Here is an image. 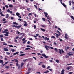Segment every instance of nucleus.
I'll return each instance as SVG.
<instances>
[{
	"label": "nucleus",
	"mask_w": 74,
	"mask_h": 74,
	"mask_svg": "<svg viewBox=\"0 0 74 74\" xmlns=\"http://www.w3.org/2000/svg\"><path fill=\"white\" fill-rule=\"evenodd\" d=\"M6 53L7 55H10V53L9 52H6Z\"/></svg>",
	"instance_id": "nucleus-45"
},
{
	"label": "nucleus",
	"mask_w": 74,
	"mask_h": 74,
	"mask_svg": "<svg viewBox=\"0 0 74 74\" xmlns=\"http://www.w3.org/2000/svg\"><path fill=\"white\" fill-rule=\"evenodd\" d=\"M26 40V38H23V39H22V41H24Z\"/></svg>",
	"instance_id": "nucleus-47"
},
{
	"label": "nucleus",
	"mask_w": 74,
	"mask_h": 74,
	"mask_svg": "<svg viewBox=\"0 0 74 74\" xmlns=\"http://www.w3.org/2000/svg\"><path fill=\"white\" fill-rule=\"evenodd\" d=\"M30 43V42L29 41H28V42H27V44H29Z\"/></svg>",
	"instance_id": "nucleus-52"
},
{
	"label": "nucleus",
	"mask_w": 74,
	"mask_h": 74,
	"mask_svg": "<svg viewBox=\"0 0 74 74\" xmlns=\"http://www.w3.org/2000/svg\"><path fill=\"white\" fill-rule=\"evenodd\" d=\"M24 23H25L23 25L24 26L26 27L27 26V25H27V23H27V22H26V21H24Z\"/></svg>",
	"instance_id": "nucleus-7"
},
{
	"label": "nucleus",
	"mask_w": 74,
	"mask_h": 74,
	"mask_svg": "<svg viewBox=\"0 0 74 74\" xmlns=\"http://www.w3.org/2000/svg\"><path fill=\"white\" fill-rule=\"evenodd\" d=\"M30 70H31V69L29 68L28 69V71H30Z\"/></svg>",
	"instance_id": "nucleus-60"
},
{
	"label": "nucleus",
	"mask_w": 74,
	"mask_h": 74,
	"mask_svg": "<svg viewBox=\"0 0 74 74\" xmlns=\"http://www.w3.org/2000/svg\"><path fill=\"white\" fill-rule=\"evenodd\" d=\"M1 9H0V14L2 16H5V15L3 14L2 12H1Z\"/></svg>",
	"instance_id": "nucleus-6"
},
{
	"label": "nucleus",
	"mask_w": 74,
	"mask_h": 74,
	"mask_svg": "<svg viewBox=\"0 0 74 74\" xmlns=\"http://www.w3.org/2000/svg\"><path fill=\"white\" fill-rule=\"evenodd\" d=\"M0 63H1L2 65H3V63H4V62L2 60H0Z\"/></svg>",
	"instance_id": "nucleus-8"
},
{
	"label": "nucleus",
	"mask_w": 74,
	"mask_h": 74,
	"mask_svg": "<svg viewBox=\"0 0 74 74\" xmlns=\"http://www.w3.org/2000/svg\"><path fill=\"white\" fill-rule=\"evenodd\" d=\"M41 63H42V62H40L39 64H38V65H41Z\"/></svg>",
	"instance_id": "nucleus-50"
},
{
	"label": "nucleus",
	"mask_w": 74,
	"mask_h": 74,
	"mask_svg": "<svg viewBox=\"0 0 74 74\" xmlns=\"http://www.w3.org/2000/svg\"><path fill=\"white\" fill-rule=\"evenodd\" d=\"M60 2L62 5H63V4H64V3H62V0H60Z\"/></svg>",
	"instance_id": "nucleus-37"
},
{
	"label": "nucleus",
	"mask_w": 74,
	"mask_h": 74,
	"mask_svg": "<svg viewBox=\"0 0 74 74\" xmlns=\"http://www.w3.org/2000/svg\"><path fill=\"white\" fill-rule=\"evenodd\" d=\"M26 55V54H23L20 55L19 56H24V55Z\"/></svg>",
	"instance_id": "nucleus-35"
},
{
	"label": "nucleus",
	"mask_w": 74,
	"mask_h": 74,
	"mask_svg": "<svg viewBox=\"0 0 74 74\" xmlns=\"http://www.w3.org/2000/svg\"><path fill=\"white\" fill-rule=\"evenodd\" d=\"M20 53H21V54H22V53H24L23 52L21 51L20 52Z\"/></svg>",
	"instance_id": "nucleus-56"
},
{
	"label": "nucleus",
	"mask_w": 74,
	"mask_h": 74,
	"mask_svg": "<svg viewBox=\"0 0 74 74\" xmlns=\"http://www.w3.org/2000/svg\"><path fill=\"white\" fill-rule=\"evenodd\" d=\"M42 56H43V57H45V58H48V56H46L45 54H42Z\"/></svg>",
	"instance_id": "nucleus-4"
},
{
	"label": "nucleus",
	"mask_w": 74,
	"mask_h": 74,
	"mask_svg": "<svg viewBox=\"0 0 74 74\" xmlns=\"http://www.w3.org/2000/svg\"><path fill=\"white\" fill-rule=\"evenodd\" d=\"M27 10L28 11H30V8H27Z\"/></svg>",
	"instance_id": "nucleus-61"
},
{
	"label": "nucleus",
	"mask_w": 74,
	"mask_h": 74,
	"mask_svg": "<svg viewBox=\"0 0 74 74\" xmlns=\"http://www.w3.org/2000/svg\"><path fill=\"white\" fill-rule=\"evenodd\" d=\"M34 29H36V26L35 25H34Z\"/></svg>",
	"instance_id": "nucleus-57"
},
{
	"label": "nucleus",
	"mask_w": 74,
	"mask_h": 74,
	"mask_svg": "<svg viewBox=\"0 0 74 74\" xmlns=\"http://www.w3.org/2000/svg\"><path fill=\"white\" fill-rule=\"evenodd\" d=\"M55 51H56V52H58V49H57V48H55Z\"/></svg>",
	"instance_id": "nucleus-36"
},
{
	"label": "nucleus",
	"mask_w": 74,
	"mask_h": 74,
	"mask_svg": "<svg viewBox=\"0 0 74 74\" xmlns=\"http://www.w3.org/2000/svg\"><path fill=\"white\" fill-rule=\"evenodd\" d=\"M56 62H57V63H59V60H56Z\"/></svg>",
	"instance_id": "nucleus-28"
},
{
	"label": "nucleus",
	"mask_w": 74,
	"mask_h": 74,
	"mask_svg": "<svg viewBox=\"0 0 74 74\" xmlns=\"http://www.w3.org/2000/svg\"><path fill=\"white\" fill-rule=\"evenodd\" d=\"M8 17H9V15L8 14H7L6 15V18H8Z\"/></svg>",
	"instance_id": "nucleus-23"
},
{
	"label": "nucleus",
	"mask_w": 74,
	"mask_h": 74,
	"mask_svg": "<svg viewBox=\"0 0 74 74\" xmlns=\"http://www.w3.org/2000/svg\"><path fill=\"white\" fill-rule=\"evenodd\" d=\"M69 53H67L68 55H69V56H71V55H73V53H72V52H69Z\"/></svg>",
	"instance_id": "nucleus-3"
},
{
	"label": "nucleus",
	"mask_w": 74,
	"mask_h": 74,
	"mask_svg": "<svg viewBox=\"0 0 74 74\" xmlns=\"http://www.w3.org/2000/svg\"><path fill=\"white\" fill-rule=\"evenodd\" d=\"M44 14H45V16L46 17H47V15H48V14L47 13L44 12Z\"/></svg>",
	"instance_id": "nucleus-15"
},
{
	"label": "nucleus",
	"mask_w": 74,
	"mask_h": 74,
	"mask_svg": "<svg viewBox=\"0 0 74 74\" xmlns=\"http://www.w3.org/2000/svg\"><path fill=\"white\" fill-rule=\"evenodd\" d=\"M13 25H16V26H17L18 25V23L16 22H13Z\"/></svg>",
	"instance_id": "nucleus-14"
},
{
	"label": "nucleus",
	"mask_w": 74,
	"mask_h": 74,
	"mask_svg": "<svg viewBox=\"0 0 74 74\" xmlns=\"http://www.w3.org/2000/svg\"><path fill=\"white\" fill-rule=\"evenodd\" d=\"M4 37V35H0V38H2V37Z\"/></svg>",
	"instance_id": "nucleus-27"
},
{
	"label": "nucleus",
	"mask_w": 74,
	"mask_h": 74,
	"mask_svg": "<svg viewBox=\"0 0 74 74\" xmlns=\"http://www.w3.org/2000/svg\"><path fill=\"white\" fill-rule=\"evenodd\" d=\"M34 15L35 17H37V14H34Z\"/></svg>",
	"instance_id": "nucleus-51"
},
{
	"label": "nucleus",
	"mask_w": 74,
	"mask_h": 74,
	"mask_svg": "<svg viewBox=\"0 0 74 74\" xmlns=\"http://www.w3.org/2000/svg\"><path fill=\"white\" fill-rule=\"evenodd\" d=\"M5 68H6V69H9L10 68V67L8 66H6Z\"/></svg>",
	"instance_id": "nucleus-29"
},
{
	"label": "nucleus",
	"mask_w": 74,
	"mask_h": 74,
	"mask_svg": "<svg viewBox=\"0 0 74 74\" xmlns=\"http://www.w3.org/2000/svg\"><path fill=\"white\" fill-rule=\"evenodd\" d=\"M7 12H10V9H8V10H7Z\"/></svg>",
	"instance_id": "nucleus-49"
},
{
	"label": "nucleus",
	"mask_w": 74,
	"mask_h": 74,
	"mask_svg": "<svg viewBox=\"0 0 74 74\" xmlns=\"http://www.w3.org/2000/svg\"><path fill=\"white\" fill-rule=\"evenodd\" d=\"M41 26L43 27H46V26L45 25H41Z\"/></svg>",
	"instance_id": "nucleus-32"
},
{
	"label": "nucleus",
	"mask_w": 74,
	"mask_h": 74,
	"mask_svg": "<svg viewBox=\"0 0 74 74\" xmlns=\"http://www.w3.org/2000/svg\"><path fill=\"white\" fill-rule=\"evenodd\" d=\"M3 43V45H7V44L6 43H5V42H2Z\"/></svg>",
	"instance_id": "nucleus-21"
},
{
	"label": "nucleus",
	"mask_w": 74,
	"mask_h": 74,
	"mask_svg": "<svg viewBox=\"0 0 74 74\" xmlns=\"http://www.w3.org/2000/svg\"><path fill=\"white\" fill-rule=\"evenodd\" d=\"M23 65H24V63H23V62L22 63H21V65L20 66L21 68H22V67H23Z\"/></svg>",
	"instance_id": "nucleus-16"
},
{
	"label": "nucleus",
	"mask_w": 74,
	"mask_h": 74,
	"mask_svg": "<svg viewBox=\"0 0 74 74\" xmlns=\"http://www.w3.org/2000/svg\"><path fill=\"white\" fill-rule=\"evenodd\" d=\"M71 19H73V20H74V16H71Z\"/></svg>",
	"instance_id": "nucleus-33"
},
{
	"label": "nucleus",
	"mask_w": 74,
	"mask_h": 74,
	"mask_svg": "<svg viewBox=\"0 0 74 74\" xmlns=\"http://www.w3.org/2000/svg\"><path fill=\"white\" fill-rule=\"evenodd\" d=\"M64 74V69H63L61 71V74Z\"/></svg>",
	"instance_id": "nucleus-9"
},
{
	"label": "nucleus",
	"mask_w": 74,
	"mask_h": 74,
	"mask_svg": "<svg viewBox=\"0 0 74 74\" xmlns=\"http://www.w3.org/2000/svg\"><path fill=\"white\" fill-rule=\"evenodd\" d=\"M42 19L44 21H45V18H42Z\"/></svg>",
	"instance_id": "nucleus-58"
},
{
	"label": "nucleus",
	"mask_w": 74,
	"mask_h": 74,
	"mask_svg": "<svg viewBox=\"0 0 74 74\" xmlns=\"http://www.w3.org/2000/svg\"><path fill=\"white\" fill-rule=\"evenodd\" d=\"M1 41H4V39H3V38H1Z\"/></svg>",
	"instance_id": "nucleus-48"
},
{
	"label": "nucleus",
	"mask_w": 74,
	"mask_h": 74,
	"mask_svg": "<svg viewBox=\"0 0 74 74\" xmlns=\"http://www.w3.org/2000/svg\"><path fill=\"white\" fill-rule=\"evenodd\" d=\"M47 19H50L49 17L48 16L47 17Z\"/></svg>",
	"instance_id": "nucleus-63"
},
{
	"label": "nucleus",
	"mask_w": 74,
	"mask_h": 74,
	"mask_svg": "<svg viewBox=\"0 0 74 74\" xmlns=\"http://www.w3.org/2000/svg\"><path fill=\"white\" fill-rule=\"evenodd\" d=\"M46 40H47V41H48V40H49V38H47V37H46Z\"/></svg>",
	"instance_id": "nucleus-40"
},
{
	"label": "nucleus",
	"mask_w": 74,
	"mask_h": 74,
	"mask_svg": "<svg viewBox=\"0 0 74 74\" xmlns=\"http://www.w3.org/2000/svg\"><path fill=\"white\" fill-rule=\"evenodd\" d=\"M30 73V72L27 73L25 74H29Z\"/></svg>",
	"instance_id": "nucleus-64"
},
{
	"label": "nucleus",
	"mask_w": 74,
	"mask_h": 74,
	"mask_svg": "<svg viewBox=\"0 0 74 74\" xmlns=\"http://www.w3.org/2000/svg\"><path fill=\"white\" fill-rule=\"evenodd\" d=\"M65 38L66 39H67V40H68V37H67V33L65 34Z\"/></svg>",
	"instance_id": "nucleus-11"
},
{
	"label": "nucleus",
	"mask_w": 74,
	"mask_h": 74,
	"mask_svg": "<svg viewBox=\"0 0 74 74\" xmlns=\"http://www.w3.org/2000/svg\"><path fill=\"white\" fill-rule=\"evenodd\" d=\"M9 7L10 8H12L13 7V5H9Z\"/></svg>",
	"instance_id": "nucleus-22"
},
{
	"label": "nucleus",
	"mask_w": 74,
	"mask_h": 74,
	"mask_svg": "<svg viewBox=\"0 0 74 74\" xmlns=\"http://www.w3.org/2000/svg\"><path fill=\"white\" fill-rule=\"evenodd\" d=\"M49 48H51V49H53V47L50 46H49Z\"/></svg>",
	"instance_id": "nucleus-53"
},
{
	"label": "nucleus",
	"mask_w": 74,
	"mask_h": 74,
	"mask_svg": "<svg viewBox=\"0 0 74 74\" xmlns=\"http://www.w3.org/2000/svg\"><path fill=\"white\" fill-rule=\"evenodd\" d=\"M9 47H13V46H12V45H9Z\"/></svg>",
	"instance_id": "nucleus-46"
},
{
	"label": "nucleus",
	"mask_w": 74,
	"mask_h": 74,
	"mask_svg": "<svg viewBox=\"0 0 74 74\" xmlns=\"http://www.w3.org/2000/svg\"><path fill=\"white\" fill-rule=\"evenodd\" d=\"M65 58H69V56L67 55H66L65 56Z\"/></svg>",
	"instance_id": "nucleus-54"
},
{
	"label": "nucleus",
	"mask_w": 74,
	"mask_h": 74,
	"mask_svg": "<svg viewBox=\"0 0 74 74\" xmlns=\"http://www.w3.org/2000/svg\"><path fill=\"white\" fill-rule=\"evenodd\" d=\"M56 37L57 38H58V37H59V35H58V34H57L56 33Z\"/></svg>",
	"instance_id": "nucleus-26"
},
{
	"label": "nucleus",
	"mask_w": 74,
	"mask_h": 74,
	"mask_svg": "<svg viewBox=\"0 0 74 74\" xmlns=\"http://www.w3.org/2000/svg\"><path fill=\"white\" fill-rule=\"evenodd\" d=\"M32 36H33V37H35V39H37V37L39 36V34H36V36L35 35H32Z\"/></svg>",
	"instance_id": "nucleus-2"
},
{
	"label": "nucleus",
	"mask_w": 74,
	"mask_h": 74,
	"mask_svg": "<svg viewBox=\"0 0 74 74\" xmlns=\"http://www.w3.org/2000/svg\"><path fill=\"white\" fill-rule=\"evenodd\" d=\"M69 74H73V72H69Z\"/></svg>",
	"instance_id": "nucleus-55"
},
{
	"label": "nucleus",
	"mask_w": 74,
	"mask_h": 74,
	"mask_svg": "<svg viewBox=\"0 0 74 74\" xmlns=\"http://www.w3.org/2000/svg\"><path fill=\"white\" fill-rule=\"evenodd\" d=\"M14 60H15V62H16V66L17 67H18V62H19V61L16 60V59H15L14 60H11L12 62H13V61H14Z\"/></svg>",
	"instance_id": "nucleus-1"
},
{
	"label": "nucleus",
	"mask_w": 74,
	"mask_h": 74,
	"mask_svg": "<svg viewBox=\"0 0 74 74\" xmlns=\"http://www.w3.org/2000/svg\"><path fill=\"white\" fill-rule=\"evenodd\" d=\"M4 35H5V36H9V35L6 34H4Z\"/></svg>",
	"instance_id": "nucleus-41"
},
{
	"label": "nucleus",
	"mask_w": 74,
	"mask_h": 74,
	"mask_svg": "<svg viewBox=\"0 0 74 74\" xmlns=\"http://www.w3.org/2000/svg\"><path fill=\"white\" fill-rule=\"evenodd\" d=\"M22 26V25H20L19 26H16V28H17L18 29H19Z\"/></svg>",
	"instance_id": "nucleus-10"
},
{
	"label": "nucleus",
	"mask_w": 74,
	"mask_h": 74,
	"mask_svg": "<svg viewBox=\"0 0 74 74\" xmlns=\"http://www.w3.org/2000/svg\"><path fill=\"white\" fill-rule=\"evenodd\" d=\"M8 32V30L7 29H5V30L3 32H2L3 33H5L6 32Z\"/></svg>",
	"instance_id": "nucleus-13"
},
{
	"label": "nucleus",
	"mask_w": 74,
	"mask_h": 74,
	"mask_svg": "<svg viewBox=\"0 0 74 74\" xmlns=\"http://www.w3.org/2000/svg\"><path fill=\"white\" fill-rule=\"evenodd\" d=\"M51 38H55V37L53 36H52Z\"/></svg>",
	"instance_id": "nucleus-43"
},
{
	"label": "nucleus",
	"mask_w": 74,
	"mask_h": 74,
	"mask_svg": "<svg viewBox=\"0 0 74 74\" xmlns=\"http://www.w3.org/2000/svg\"><path fill=\"white\" fill-rule=\"evenodd\" d=\"M26 42H27V40H25V41H24L23 42V44H25V43H26Z\"/></svg>",
	"instance_id": "nucleus-34"
},
{
	"label": "nucleus",
	"mask_w": 74,
	"mask_h": 74,
	"mask_svg": "<svg viewBox=\"0 0 74 74\" xmlns=\"http://www.w3.org/2000/svg\"><path fill=\"white\" fill-rule=\"evenodd\" d=\"M19 53V52H16L14 53L13 54V55H18Z\"/></svg>",
	"instance_id": "nucleus-20"
},
{
	"label": "nucleus",
	"mask_w": 74,
	"mask_h": 74,
	"mask_svg": "<svg viewBox=\"0 0 74 74\" xmlns=\"http://www.w3.org/2000/svg\"><path fill=\"white\" fill-rule=\"evenodd\" d=\"M11 51H12V52H15V50H14V49H11Z\"/></svg>",
	"instance_id": "nucleus-30"
},
{
	"label": "nucleus",
	"mask_w": 74,
	"mask_h": 74,
	"mask_svg": "<svg viewBox=\"0 0 74 74\" xmlns=\"http://www.w3.org/2000/svg\"><path fill=\"white\" fill-rule=\"evenodd\" d=\"M2 19H3V21H6V19H5V18H3Z\"/></svg>",
	"instance_id": "nucleus-44"
},
{
	"label": "nucleus",
	"mask_w": 74,
	"mask_h": 74,
	"mask_svg": "<svg viewBox=\"0 0 74 74\" xmlns=\"http://www.w3.org/2000/svg\"><path fill=\"white\" fill-rule=\"evenodd\" d=\"M63 5L64 6V7H65V8L67 7V5H66L64 4H63Z\"/></svg>",
	"instance_id": "nucleus-24"
},
{
	"label": "nucleus",
	"mask_w": 74,
	"mask_h": 74,
	"mask_svg": "<svg viewBox=\"0 0 74 74\" xmlns=\"http://www.w3.org/2000/svg\"><path fill=\"white\" fill-rule=\"evenodd\" d=\"M42 67L43 68H45V66L44 65H42Z\"/></svg>",
	"instance_id": "nucleus-38"
},
{
	"label": "nucleus",
	"mask_w": 74,
	"mask_h": 74,
	"mask_svg": "<svg viewBox=\"0 0 74 74\" xmlns=\"http://www.w3.org/2000/svg\"><path fill=\"white\" fill-rule=\"evenodd\" d=\"M49 72V71L47 70L46 71H45V72H44V73H48Z\"/></svg>",
	"instance_id": "nucleus-31"
},
{
	"label": "nucleus",
	"mask_w": 74,
	"mask_h": 74,
	"mask_svg": "<svg viewBox=\"0 0 74 74\" xmlns=\"http://www.w3.org/2000/svg\"><path fill=\"white\" fill-rule=\"evenodd\" d=\"M69 5L70 6L71 5V1H69Z\"/></svg>",
	"instance_id": "nucleus-19"
},
{
	"label": "nucleus",
	"mask_w": 74,
	"mask_h": 74,
	"mask_svg": "<svg viewBox=\"0 0 74 74\" xmlns=\"http://www.w3.org/2000/svg\"><path fill=\"white\" fill-rule=\"evenodd\" d=\"M40 30H42V31H43V32L45 31V29H43V28H41L40 29Z\"/></svg>",
	"instance_id": "nucleus-25"
},
{
	"label": "nucleus",
	"mask_w": 74,
	"mask_h": 74,
	"mask_svg": "<svg viewBox=\"0 0 74 74\" xmlns=\"http://www.w3.org/2000/svg\"><path fill=\"white\" fill-rule=\"evenodd\" d=\"M49 70L50 71H52V69H49Z\"/></svg>",
	"instance_id": "nucleus-62"
},
{
	"label": "nucleus",
	"mask_w": 74,
	"mask_h": 74,
	"mask_svg": "<svg viewBox=\"0 0 74 74\" xmlns=\"http://www.w3.org/2000/svg\"><path fill=\"white\" fill-rule=\"evenodd\" d=\"M19 38V36H17L16 37L15 39V40H17V39H18V38Z\"/></svg>",
	"instance_id": "nucleus-39"
},
{
	"label": "nucleus",
	"mask_w": 74,
	"mask_h": 74,
	"mask_svg": "<svg viewBox=\"0 0 74 74\" xmlns=\"http://www.w3.org/2000/svg\"><path fill=\"white\" fill-rule=\"evenodd\" d=\"M45 48L46 50H49V49L48 48H49V46L47 45H45Z\"/></svg>",
	"instance_id": "nucleus-5"
},
{
	"label": "nucleus",
	"mask_w": 74,
	"mask_h": 74,
	"mask_svg": "<svg viewBox=\"0 0 74 74\" xmlns=\"http://www.w3.org/2000/svg\"><path fill=\"white\" fill-rule=\"evenodd\" d=\"M58 53L60 54H62V51H61V50H60V49H59V51L58 52Z\"/></svg>",
	"instance_id": "nucleus-17"
},
{
	"label": "nucleus",
	"mask_w": 74,
	"mask_h": 74,
	"mask_svg": "<svg viewBox=\"0 0 74 74\" xmlns=\"http://www.w3.org/2000/svg\"><path fill=\"white\" fill-rule=\"evenodd\" d=\"M34 6L36 8H37V6L36 5H34Z\"/></svg>",
	"instance_id": "nucleus-59"
},
{
	"label": "nucleus",
	"mask_w": 74,
	"mask_h": 74,
	"mask_svg": "<svg viewBox=\"0 0 74 74\" xmlns=\"http://www.w3.org/2000/svg\"><path fill=\"white\" fill-rule=\"evenodd\" d=\"M67 70H70V67H68L66 68Z\"/></svg>",
	"instance_id": "nucleus-42"
},
{
	"label": "nucleus",
	"mask_w": 74,
	"mask_h": 74,
	"mask_svg": "<svg viewBox=\"0 0 74 74\" xmlns=\"http://www.w3.org/2000/svg\"><path fill=\"white\" fill-rule=\"evenodd\" d=\"M4 51H5V52H7L8 51V49H7V48H4Z\"/></svg>",
	"instance_id": "nucleus-12"
},
{
	"label": "nucleus",
	"mask_w": 74,
	"mask_h": 74,
	"mask_svg": "<svg viewBox=\"0 0 74 74\" xmlns=\"http://www.w3.org/2000/svg\"><path fill=\"white\" fill-rule=\"evenodd\" d=\"M16 15L17 16H18L19 15H20V14L19 13L17 12L16 13Z\"/></svg>",
	"instance_id": "nucleus-18"
}]
</instances>
